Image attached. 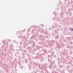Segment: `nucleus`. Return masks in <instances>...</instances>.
I'll return each mask as SVG.
<instances>
[{
	"label": "nucleus",
	"mask_w": 73,
	"mask_h": 73,
	"mask_svg": "<svg viewBox=\"0 0 73 73\" xmlns=\"http://www.w3.org/2000/svg\"><path fill=\"white\" fill-rule=\"evenodd\" d=\"M71 31H73V29H71Z\"/></svg>",
	"instance_id": "1"
}]
</instances>
